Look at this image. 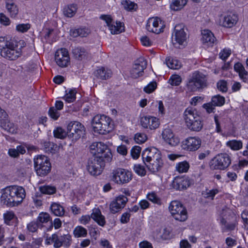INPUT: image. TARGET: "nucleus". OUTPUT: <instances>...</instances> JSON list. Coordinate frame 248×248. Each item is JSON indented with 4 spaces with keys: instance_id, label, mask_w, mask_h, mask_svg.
I'll list each match as a JSON object with an SVG mask.
<instances>
[{
    "instance_id": "obj_5",
    "label": "nucleus",
    "mask_w": 248,
    "mask_h": 248,
    "mask_svg": "<svg viewBox=\"0 0 248 248\" xmlns=\"http://www.w3.org/2000/svg\"><path fill=\"white\" fill-rule=\"evenodd\" d=\"M91 153L93 156L104 158L107 162L111 160L112 154L108 146L102 142H95L90 146Z\"/></svg>"
},
{
    "instance_id": "obj_21",
    "label": "nucleus",
    "mask_w": 248,
    "mask_h": 248,
    "mask_svg": "<svg viewBox=\"0 0 248 248\" xmlns=\"http://www.w3.org/2000/svg\"><path fill=\"white\" fill-rule=\"evenodd\" d=\"M191 182L188 177H176L171 183L172 187L179 190L186 189L189 187Z\"/></svg>"
},
{
    "instance_id": "obj_20",
    "label": "nucleus",
    "mask_w": 248,
    "mask_h": 248,
    "mask_svg": "<svg viewBox=\"0 0 248 248\" xmlns=\"http://www.w3.org/2000/svg\"><path fill=\"white\" fill-rule=\"evenodd\" d=\"M127 201V197L124 195H120L116 197L110 204V212L112 214L118 212L124 208Z\"/></svg>"
},
{
    "instance_id": "obj_58",
    "label": "nucleus",
    "mask_w": 248,
    "mask_h": 248,
    "mask_svg": "<svg viewBox=\"0 0 248 248\" xmlns=\"http://www.w3.org/2000/svg\"><path fill=\"white\" fill-rule=\"evenodd\" d=\"M37 220L40 223H46L50 220V216L46 213H41L39 214Z\"/></svg>"
},
{
    "instance_id": "obj_55",
    "label": "nucleus",
    "mask_w": 248,
    "mask_h": 248,
    "mask_svg": "<svg viewBox=\"0 0 248 248\" xmlns=\"http://www.w3.org/2000/svg\"><path fill=\"white\" fill-rule=\"evenodd\" d=\"M181 82V77L177 75H172L169 80V82L172 86H178Z\"/></svg>"
},
{
    "instance_id": "obj_63",
    "label": "nucleus",
    "mask_w": 248,
    "mask_h": 248,
    "mask_svg": "<svg viewBox=\"0 0 248 248\" xmlns=\"http://www.w3.org/2000/svg\"><path fill=\"white\" fill-rule=\"evenodd\" d=\"M30 28V24H19L16 26V29L19 32H25L27 31Z\"/></svg>"
},
{
    "instance_id": "obj_13",
    "label": "nucleus",
    "mask_w": 248,
    "mask_h": 248,
    "mask_svg": "<svg viewBox=\"0 0 248 248\" xmlns=\"http://www.w3.org/2000/svg\"><path fill=\"white\" fill-rule=\"evenodd\" d=\"M147 65L146 60L143 57H140L135 61L133 67L130 70V75L134 78H137L143 76L144 70Z\"/></svg>"
},
{
    "instance_id": "obj_25",
    "label": "nucleus",
    "mask_w": 248,
    "mask_h": 248,
    "mask_svg": "<svg viewBox=\"0 0 248 248\" xmlns=\"http://www.w3.org/2000/svg\"><path fill=\"white\" fill-rule=\"evenodd\" d=\"M152 160L146 163V166L151 172L153 173L159 171L163 166V162L161 156L156 160Z\"/></svg>"
},
{
    "instance_id": "obj_39",
    "label": "nucleus",
    "mask_w": 248,
    "mask_h": 248,
    "mask_svg": "<svg viewBox=\"0 0 248 248\" xmlns=\"http://www.w3.org/2000/svg\"><path fill=\"white\" fill-rule=\"evenodd\" d=\"M187 127L191 130L194 131H200L203 126L200 117H197L194 121L192 123H189L186 124Z\"/></svg>"
},
{
    "instance_id": "obj_40",
    "label": "nucleus",
    "mask_w": 248,
    "mask_h": 248,
    "mask_svg": "<svg viewBox=\"0 0 248 248\" xmlns=\"http://www.w3.org/2000/svg\"><path fill=\"white\" fill-rule=\"evenodd\" d=\"M50 209L53 214L56 216L61 217L64 214L65 211L63 207L58 203H52Z\"/></svg>"
},
{
    "instance_id": "obj_29",
    "label": "nucleus",
    "mask_w": 248,
    "mask_h": 248,
    "mask_svg": "<svg viewBox=\"0 0 248 248\" xmlns=\"http://www.w3.org/2000/svg\"><path fill=\"white\" fill-rule=\"evenodd\" d=\"M197 117H200L197 114L196 111L192 108H187L184 112V119L186 124L192 123L197 119Z\"/></svg>"
},
{
    "instance_id": "obj_32",
    "label": "nucleus",
    "mask_w": 248,
    "mask_h": 248,
    "mask_svg": "<svg viewBox=\"0 0 248 248\" xmlns=\"http://www.w3.org/2000/svg\"><path fill=\"white\" fill-rule=\"evenodd\" d=\"M237 21L238 17L236 15H230L223 17L221 24L225 27L231 28L237 23Z\"/></svg>"
},
{
    "instance_id": "obj_12",
    "label": "nucleus",
    "mask_w": 248,
    "mask_h": 248,
    "mask_svg": "<svg viewBox=\"0 0 248 248\" xmlns=\"http://www.w3.org/2000/svg\"><path fill=\"white\" fill-rule=\"evenodd\" d=\"M91 218H92L101 226H104L106 223L104 217L102 215L100 210L98 208L93 210L91 217L89 215L82 216L80 218L79 221L81 224L86 225L90 221Z\"/></svg>"
},
{
    "instance_id": "obj_34",
    "label": "nucleus",
    "mask_w": 248,
    "mask_h": 248,
    "mask_svg": "<svg viewBox=\"0 0 248 248\" xmlns=\"http://www.w3.org/2000/svg\"><path fill=\"white\" fill-rule=\"evenodd\" d=\"M111 71L108 69H106L104 67H101L94 72V76L101 79H107L110 77Z\"/></svg>"
},
{
    "instance_id": "obj_10",
    "label": "nucleus",
    "mask_w": 248,
    "mask_h": 248,
    "mask_svg": "<svg viewBox=\"0 0 248 248\" xmlns=\"http://www.w3.org/2000/svg\"><path fill=\"white\" fill-rule=\"evenodd\" d=\"M132 177V175L130 171L122 168L113 170L110 174L111 180L119 185L128 183L131 180Z\"/></svg>"
},
{
    "instance_id": "obj_52",
    "label": "nucleus",
    "mask_w": 248,
    "mask_h": 248,
    "mask_svg": "<svg viewBox=\"0 0 248 248\" xmlns=\"http://www.w3.org/2000/svg\"><path fill=\"white\" fill-rule=\"evenodd\" d=\"M76 93L75 89H70L64 97L65 101L68 103L74 102L76 99Z\"/></svg>"
},
{
    "instance_id": "obj_44",
    "label": "nucleus",
    "mask_w": 248,
    "mask_h": 248,
    "mask_svg": "<svg viewBox=\"0 0 248 248\" xmlns=\"http://www.w3.org/2000/svg\"><path fill=\"white\" fill-rule=\"evenodd\" d=\"M189 168V163L186 161L179 162L176 166V169L179 173L186 172L188 171Z\"/></svg>"
},
{
    "instance_id": "obj_54",
    "label": "nucleus",
    "mask_w": 248,
    "mask_h": 248,
    "mask_svg": "<svg viewBox=\"0 0 248 248\" xmlns=\"http://www.w3.org/2000/svg\"><path fill=\"white\" fill-rule=\"evenodd\" d=\"M135 172L139 175L144 176L146 174V170L144 166L140 164H135L134 166Z\"/></svg>"
},
{
    "instance_id": "obj_53",
    "label": "nucleus",
    "mask_w": 248,
    "mask_h": 248,
    "mask_svg": "<svg viewBox=\"0 0 248 248\" xmlns=\"http://www.w3.org/2000/svg\"><path fill=\"white\" fill-rule=\"evenodd\" d=\"M62 246H63L66 248L69 247L71 243V236L69 234H64L61 236Z\"/></svg>"
},
{
    "instance_id": "obj_62",
    "label": "nucleus",
    "mask_w": 248,
    "mask_h": 248,
    "mask_svg": "<svg viewBox=\"0 0 248 248\" xmlns=\"http://www.w3.org/2000/svg\"><path fill=\"white\" fill-rule=\"evenodd\" d=\"M217 88L222 92H226L228 90L227 82L224 80L219 81L217 83Z\"/></svg>"
},
{
    "instance_id": "obj_47",
    "label": "nucleus",
    "mask_w": 248,
    "mask_h": 248,
    "mask_svg": "<svg viewBox=\"0 0 248 248\" xmlns=\"http://www.w3.org/2000/svg\"><path fill=\"white\" fill-rule=\"evenodd\" d=\"M74 234L77 237H85L87 235V231L84 228L78 226L75 228Z\"/></svg>"
},
{
    "instance_id": "obj_28",
    "label": "nucleus",
    "mask_w": 248,
    "mask_h": 248,
    "mask_svg": "<svg viewBox=\"0 0 248 248\" xmlns=\"http://www.w3.org/2000/svg\"><path fill=\"white\" fill-rule=\"evenodd\" d=\"M197 117H200L197 114L196 111L192 108H187L184 112V119L186 124L192 123L197 119Z\"/></svg>"
},
{
    "instance_id": "obj_2",
    "label": "nucleus",
    "mask_w": 248,
    "mask_h": 248,
    "mask_svg": "<svg viewBox=\"0 0 248 248\" xmlns=\"http://www.w3.org/2000/svg\"><path fill=\"white\" fill-rule=\"evenodd\" d=\"M112 120L109 117L105 115H96L92 120V126L95 132L105 135L113 128Z\"/></svg>"
},
{
    "instance_id": "obj_24",
    "label": "nucleus",
    "mask_w": 248,
    "mask_h": 248,
    "mask_svg": "<svg viewBox=\"0 0 248 248\" xmlns=\"http://www.w3.org/2000/svg\"><path fill=\"white\" fill-rule=\"evenodd\" d=\"M232 213L231 211L229 209H223L221 213L222 218L221 219V223L224 225V228L226 230L229 231L233 230L235 227V223L234 222L229 223L228 221L227 216H230Z\"/></svg>"
},
{
    "instance_id": "obj_4",
    "label": "nucleus",
    "mask_w": 248,
    "mask_h": 248,
    "mask_svg": "<svg viewBox=\"0 0 248 248\" xmlns=\"http://www.w3.org/2000/svg\"><path fill=\"white\" fill-rule=\"evenodd\" d=\"M34 168L38 176L44 177L51 170V166L48 158L43 155H38L34 158Z\"/></svg>"
},
{
    "instance_id": "obj_19",
    "label": "nucleus",
    "mask_w": 248,
    "mask_h": 248,
    "mask_svg": "<svg viewBox=\"0 0 248 248\" xmlns=\"http://www.w3.org/2000/svg\"><path fill=\"white\" fill-rule=\"evenodd\" d=\"M142 158L144 164L152 160H156L161 155L160 151L155 147L148 148L145 149L142 153Z\"/></svg>"
},
{
    "instance_id": "obj_27",
    "label": "nucleus",
    "mask_w": 248,
    "mask_h": 248,
    "mask_svg": "<svg viewBox=\"0 0 248 248\" xmlns=\"http://www.w3.org/2000/svg\"><path fill=\"white\" fill-rule=\"evenodd\" d=\"M197 117H200L197 114L196 111L192 108H187L184 112V119L186 124L192 123L197 119Z\"/></svg>"
},
{
    "instance_id": "obj_33",
    "label": "nucleus",
    "mask_w": 248,
    "mask_h": 248,
    "mask_svg": "<svg viewBox=\"0 0 248 248\" xmlns=\"http://www.w3.org/2000/svg\"><path fill=\"white\" fill-rule=\"evenodd\" d=\"M72 53L74 57L78 60L87 59L89 55L88 51L84 48L81 47H77L73 48Z\"/></svg>"
},
{
    "instance_id": "obj_64",
    "label": "nucleus",
    "mask_w": 248,
    "mask_h": 248,
    "mask_svg": "<svg viewBox=\"0 0 248 248\" xmlns=\"http://www.w3.org/2000/svg\"><path fill=\"white\" fill-rule=\"evenodd\" d=\"M244 228L248 229V211H244L241 214Z\"/></svg>"
},
{
    "instance_id": "obj_35",
    "label": "nucleus",
    "mask_w": 248,
    "mask_h": 248,
    "mask_svg": "<svg viewBox=\"0 0 248 248\" xmlns=\"http://www.w3.org/2000/svg\"><path fill=\"white\" fill-rule=\"evenodd\" d=\"M90 33V30L86 28H78L70 31V35L74 37L78 36L85 37L87 36Z\"/></svg>"
},
{
    "instance_id": "obj_61",
    "label": "nucleus",
    "mask_w": 248,
    "mask_h": 248,
    "mask_svg": "<svg viewBox=\"0 0 248 248\" xmlns=\"http://www.w3.org/2000/svg\"><path fill=\"white\" fill-rule=\"evenodd\" d=\"M53 133L55 137L59 139H63L66 136L65 131L60 127H58L56 130H54Z\"/></svg>"
},
{
    "instance_id": "obj_3",
    "label": "nucleus",
    "mask_w": 248,
    "mask_h": 248,
    "mask_svg": "<svg viewBox=\"0 0 248 248\" xmlns=\"http://www.w3.org/2000/svg\"><path fill=\"white\" fill-rule=\"evenodd\" d=\"M207 86V78L203 74L198 71L194 72L187 83L189 91L196 92L202 89Z\"/></svg>"
},
{
    "instance_id": "obj_51",
    "label": "nucleus",
    "mask_w": 248,
    "mask_h": 248,
    "mask_svg": "<svg viewBox=\"0 0 248 248\" xmlns=\"http://www.w3.org/2000/svg\"><path fill=\"white\" fill-rule=\"evenodd\" d=\"M40 191L45 194H53L56 191V188L55 186H45L40 187Z\"/></svg>"
},
{
    "instance_id": "obj_26",
    "label": "nucleus",
    "mask_w": 248,
    "mask_h": 248,
    "mask_svg": "<svg viewBox=\"0 0 248 248\" xmlns=\"http://www.w3.org/2000/svg\"><path fill=\"white\" fill-rule=\"evenodd\" d=\"M0 126L11 134L16 133L17 131L16 126L13 123L9 121L6 118L0 120Z\"/></svg>"
},
{
    "instance_id": "obj_16",
    "label": "nucleus",
    "mask_w": 248,
    "mask_h": 248,
    "mask_svg": "<svg viewBox=\"0 0 248 248\" xmlns=\"http://www.w3.org/2000/svg\"><path fill=\"white\" fill-rule=\"evenodd\" d=\"M56 63L61 67H67L70 62V57L68 50L64 48L58 50L55 54Z\"/></svg>"
},
{
    "instance_id": "obj_23",
    "label": "nucleus",
    "mask_w": 248,
    "mask_h": 248,
    "mask_svg": "<svg viewBox=\"0 0 248 248\" xmlns=\"http://www.w3.org/2000/svg\"><path fill=\"white\" fill-rule=\"evenodd\" d=\"M202 41L203 45L207 46H213L217 41L214 34L209 30L202 31Z\"/></svg>"
},
{
    "instance_id": "obj_14",
    "label": "nucleus",
    "mask_w": 248,
    "mask_h": 248,
    "mask_svg": "<svg viewBox=\"0 0 248 248\" xmlns=\"http://www.w3.org/2000/svg\"><path fill=\"white\" fill-rule=\"evenodd\" d=\"M17 46L16 43L14 40L9 43L7 46L0 51L2 57L9 60H15L20 56V52L15 49Z\"/></svg>"
},
{
    "instance_id": "obj_59",
    "label": "nucleus",
    "mask_w": 248,
    "mask_h": 248,
    "mask_svg": "<svg viewBox=\"0 0 248 248\" xmlns=\"http://www.w3.org/2000/svg\"><path fill=\"white\" fill-rule=\"evenodd\" d=\"M13 40L12 39L8 40L5 37H0V51L8 46L9 43H11Z\"/></svg>"
},
{
    "instance_id": "obj_30",
    "label": "nucleus",
    "mask_w": 248,
    "mask_h": 248,
    "mask_svg": "<svg viewBox=\"0 0 248 248\" xmlns=\"http://www.w3.org/2000/svg\"><path fill=\"white\" fill-rule=\"evenodd\" d=\"M197 117H200L197 114L196 111L192 108H187L184 112V119L186 124L192 123L197 119Z\"/></svg>"
},
{
    "instance_id": "obj_1",
    "label": "nucleus",
    "mask_w": 248,
    "mask_h": 248,
    "mask_svg": "<svg viewBox=\"0 0 248 248\" xmlns=\"http://www.w3.org/2000/svg\"><path fill=\"white\" fill-rule=\"evenodd\" d=\"M25 197L26 192L23 187L10 186L2 189L1 202L8 206L13 207L20 204Z\"/></svg>"
},
{
    "instance_id": "obj_60",
    "label": "nucleus",
    "mask_w": 248,
    "mask_h": 248,
    "mask_svg": "<svg viewBox=\"0 0 248 248\" xmlns=\"http://www.w3.org/2000/svg\"><path fill=\"white\" fill-rule=\"evenodd\" d=\"M147 198L149 201L152 202L154 203L158 204H160L161 203L160 199L157 196L156 194L154 192L149 193L147 195Z\"/></svg>"
},
{
    "instance_id": "obj_22",
    "label": "nucleus",
    "mask_w": 248,
    "mask_h": 248,
    "mask_svg": "<svg viewBox=\"0 0 248 248\" xmlns=\"http://www.w3.org/2000/svg\"><path fill=\"white\" fill-rule=\"evenodd\" d=\"M161 135L164 141L171 146H176L180 142L179 138L175 136L172 130L169 128L164 129Z\"/></svg>"
},
{
    "instance_id": "obj_49",
    "label": "nucleus",
    "mask_w": 248,
    "mask_h": 248,
    "mask_svg": "<svg viewBox=\"0 0 248 248\" xmlns=\"http://www.w3.org/2000/svg\"><path fill=\"white\" fill-rule=\"evenodd\" d=\"M121 3L124 8L127 11L136 10L137 8V4L129 0H123Z\"/></svg>"
},
{
    "instance_id": "obj_42",
    "label": "nucleus",
    "mask_w": 248,
    "mask_h": 248,
    "mask_svg": "<svg viewBox=\"0 0 248 248\" xmlns=\"http://www.w3.org/2000/svg\"><path fill=\"white\" fill-rule=\"evenodd\" d=\"M187 3V0H172L170 8L174 11L181 9Z\"/></svg>"
},
{
    "instance_id": "obj_46",
    "label": "nucleus",
    "mask_w": 248,
    "mask_h": 248,
    "mask_svg": "<svg viewBox=\"0 0 248 248\" xmlns=\"http://www.w3.org/2000/svg\"><path fill=\"white\" fill-rule=\"evenodd\" d=\"M4 222L7 225H11V221L16 219L17 220V217L13 211H7L3 214Z\"/></svg>"
},
{
    "instance_id": "obj_8",
    "label": "nucleus",
    "mask_w": 248,
    "mask_h": 248,
    "mask_svg": "<svg viewBox=\"0 0 248 248\" xmlns=\"http://www.w3.org/2000/svg\"><path fill=\"white\" fill-rule=\"evenodd\" d=\"M107 162L104 158L93 156L88 161L87 168L89 173L92 175L100 174L105 166V162Z\"/></svg>"
},
{
    "instance_id": "obj_9",
    "label": "nucleus",
    "mask_w": 248,
    "mask_h": 248,
    "mask_svg": "<svg viewBox=\"0 0 248 248\" xmlns=\"http://www.w3.org/2000/svg\"><path fill=\"white\" fill-rule=\"evenodd\" d=\"M67 133L68 137L72 140H77L85 135V129L84 126L77 121L71 122L67 127Z\"/></svg>"
},
{
    "instance_id": "obj_45",
    "label": "nucleus",
    "mask_w": 248,
    "mask_h": 248,
    "mask_svg": "<svg viewBox=\"0 0 248 248\" xmlns=\"http://www.w3.org/2000/svg\"><path fill=\"white\" fill-rule=\"evenodd\" d=\"M211 102L215 107L222 106L225 103V98L220 95H215L212 97Z\"/></svg>"
},
{
    "instance_id": "obj_56",
    "label": "nucleus",
    "mask_w": 248,
    "mask_h": 248,
    "mask_svg": "<svg viewBox=\"0 0 248 248\" xmlns=\"http://www.w3.org/2000/svg\"><path fill=\"white\" fill-rule=\"evenodd\" d=\"M147 139V136L144 133H137L135 135L134 140L138 143H144Z\"/></svg>"
},
{
    "instance_id": "obj_7",
    "label": "nucleus",
    "mask_w": 248,
    "mask_h": 248,
    "mask_svg": "<svg viewBox=\"0 0 248 248\" xmlns=\"http://www.w3.org/2000/svg\"><path fill=\"white\" fill-rule=\"evenodd\" d=\"M230 156L227 154H219L209 162V167L212 170H224L231 164Z\"/></svg>"
},
{
    "instance_id": "obj_37",
    "label": "nucleus",
    "mask_w": 248,
    "mask_h": 248,
    "mask_svg": "<svg viewBox=\"0 0 248 248\" xmlns=\"http://www.w3.org/2000/svg\"><path fill=\"white\" fill-rule=\"evenodd\" d=\"M166 63L168 67L172 69H179L182 66V63L177 59L168 57L166 58Z\"/></svg>"
},
{
    "instance_id": "obj_6",
    "label": "nucleus",
    "mask_w": 248,
    "mask_h": 248,
    "mask_svg": "<svg viewBox=\"0 0 248 248\" xmlns=\"http://www.w3.org/2000/svg\"><path fill=\"white\" fill-rule=\"evenodd\" d=\"M169 211L173 217L180 221H185L187 218L186 208L179 201H172L169 207Z\"/></svg>"
},
{
    "instance_id": "obj_57",
    "label": "nucleus",
    "mask_w": 248,
    "mask_h": 248,
    "mask_svg": "<svg viewBox=\"0 0 248 248\" xmlns=\"http://www.w3.org/2000/svg\"><path fill=\"white\" fill-rule=\"evenodd\" d=\"M141 148L139 146H135L131 150L130 154L134 159H137L140 156Z\"/></svg>"
},
{
    "instance_id": "obj_48",
    "label": "nucleus",
    "mask_w": 248,
    "mask_h": 248,
    "mask_svg": "<svg viewBox=\"0 0 248 248\" xmlns=\"http://www.w3.org/2000/svg\"><path fill=\"white\" fill-rule=\"evenodd\" d=\"M227 145L233 150H238L242 147V142L240 140H232L228 141Z\"/></svg>"
},
{
    "instance_id": "obj_18",
    "label": "nucleus",
    "mask_w": 248,
    "mask_h": 248,
    "mask_svg": "<svg viewBox=\"0 0 248 248\" xmlns=\"http://www.w3.org/2000/svg\"><path fill=\"white\" fill-rule=\"evenodd\" d=\"M147 30L156 34L160 33L163 31V25L161 20L158 17H152L148 19L147 25Z\"/></svg>"
},
{
    "instance_id": "obj_43",
    "label": "nucleus",
    "mask_w": 248,
    "mask_h": 248,
    "mask_svg": "<svg viewBox=\"0 0 248 248\" xmlns=\"http://www.w3.org/2000/svg\"><path fill=\"white\" fill-rule=\"evenodd\" d=\"M77 10V5L72 4L66 7L63 10L64 15L69 17L74 16Z\"/></svg>"
},
{
    "instance_id": "obj_38",
    "label": "nucleus",
    "mask_w": 248,
    "mask_h": 248,
    "mask_svg": "<svg viewBox=\"0 0 248 248\" xmlns=\"http://www.w3.org/2000/svg\"><path fill=\"white\" fill-rule=\"evenodd\" d=\"M6 7L11 17H15L18 13V9L13 0H7Z\"/></svg>"
},
{
    "instance_id": "obj_36",
    "label": "nucleus",
    "mask_w": 248,
    "mask_h": 248,
    "mask_svg": "<svg viewBox=\"0 0 248 248\" xmlns=\"http://www.w3.org/2000/svg\"><path fill=\"white\" fill-rule=\"evenodd\" d=\"M108 28L112 34H119L124 31V24L120 21L111 23Z\"/></svg>"
},
{
    "instance_id": "obj_15",
    "label": "nucleus",
    "mask_w": 248,
    "mask_h": 248,
    "mask_svg": "<svg viewBox=\"0 0 248 248\" xmlns=\"http://www.w3.org/2000/svg\"><path fill=\"white\" fill-rule=\"evenodd\" d=\"M201 140L199 137H190L182 142V146L185 150L194 152L201 147Z\"/></svg>"
},
{
    "instance_id": "obj_31",
    "label": "nucleus",
    "mask_w": 248,
    "mask_h": 248,
    "mask_svg": "<svg viewBox=\"0 0 248 248\" xmlns=\"http://www.w3.org/2000/svg\"><path fill=\"white\" fill-rule=\"evenodd\" d=\"M234 69L238 73L241 79L246 82L248 80V72L245 70L244 66L240 62H237L234 64Z\"/></svg>"
},
{
    "instance_id": "obj_11",
    "label": "nucleus",
    "mask_w": 248,
    "mask_h": 248,
    "mask_svg": "<svg viewBox=\"0 0 248 248\" xmlns=\"http://www.w3.org/2000/svg\"><path fill=\"white\" fill-rule=\"evenodd\" d=\"M185 26L182 24L176 25L172 35V42L174 45H185L186 41V33L184 31Z\"/></svg>"
},
{
    "instance_id": "obj_17",
    "label": "nucleus",
    "mask_w": 248,
    "mask_h": 248,
    "mask_svg": "<svg viewBox=\"0 0 248 248\" xmlns=\"http://www.w3.org/2000/svg\"><path fill=\"white\" fill-rule=\"evenodd\" d=\"M140 123L142 127L150 130L156 129L160 124L158 119L151 116H145L141 117Z\"/></svg>"
},
{
    "instance_id": "obj_50",
    "label": "nucleus",
    "mask_w": 248,
    "mask_h": 248,
    "mask_svg": "<svg viewBox=\"0 0 248 248\" xmlns=\"http://www.w3.org/2000/svg\"><path fill=\"white\" fill-rule=\"evenodd\" d=\"M218 192V189L215 188L211 190L206 189L202 194L205 198L213 200L215 196Z\"/></svg>"
},
{
    "instance_id": "obj_41",
    "label": "nucleus",
    "mask_w": 248,
    "mask_h": 248,
    "mask_svg": "<svg viewBox=\"0 0 248 248\" xmlns=\"http://www.w3.org/2000/svg\"><path fill=\"white\" fill-rule=\"evenodd\" d=\"M42 144L46 152L53 154L56 153L58 150L57 145L53 142L44 141L42 142Z\"/></svg>"
}]
</instances>
